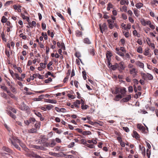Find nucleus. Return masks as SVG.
I'll return each instance as SVG.
<instances>
[{
    "label": "nucleus",
    "instance_id": "a878e982",
    "mask_svg": "<svg viewBox=\"0 0 158 158\" xmlns=\"http://www.w3.org/2000/svg\"><path fill=\"white\" fill-rule=\"evenodd\" d=\"M82 134L83 135H90L91 134V133L90 131H86L83 132Z\"/></svg>",
    "mask_w": 158,
    "mask_h": 158
},
{
    "label": "nucleus",
    "instance_id": "7c9ffc66",
    "mask_svg": "<svg viewBox=\"0 0 158 158\" xmlns=\"http://www.w3.org/2000/svg\"><path fill=\"white\" fill-rule=\"evenodd\" d=\"M29 26L30 27H31L32 26L35 27L36 26V23L35 21H32V23H29Z\"/></svg>",
    "mask_w": 158,
    "mask_h": 158
},
{
    "label": "nucleus",
    "instance_id": "20e7f679",
    "mask_svg": "<svg viewBox=\"0 0 158 158\" xmlns=\"http://www.w3.org/2000/svg\"><path fill=\"white\" fill-rule=\"evenodd\" d=\"M19 108L21 110L26 111L29 109V107L27 106L24 102H22L21 103Z\"/></svg>",
    "mask_w": 158,
    "mask_h": 158
},
{
    "label": "nucleus",
    "instance_id": "ea45409f",
    "mask_svg": "<svg viewBox=\"0 0 158 158\" xmlns=\"http://www.w3.org/2000/svg\"><path fill=\"white\" fill-rule=\"evenodd\" d=\"M37 130L35 128H32L29 131V132L30 133H34L36 132Z\"/></svg>",
    "mask_w": 158,
    "mask_h": 158
},
{
    "label": "nucleus",
    "instance_id": "0e129e2a",
    "mask_svg": "<svg viewBox=\"0 0 158 158\" xmlns=\"http://www.w3.org/2000/svg\"><path fill=\"white\" fill-rule=\"evenodd\" d=\"M75 130L77 131L79 133H81L82 134L83 132L82 129L80 128H76L75 129Z\"/></svg>",
    "mask_w": 158,
    "mask_h": 158
},
{
    "label": "nucleus",
    "instance_id": "9b49d317",
    "mask_svg": "<svg viewBox=\"0 0 158 158\" xmlns=\"http://www.w3.org/2000/svg\"><path fill=\"white\" fill-rule=\"evenodd\" d=\"M50 147H53L56 145V143L55 139H53L51 140L50 142L49 143Z\"/></svg>",
    "mask_w": 158,
    "mask_h": 158
},
{
    "label": "nucleus",
    "instance_id": "1a4fd4ad",
    "mask_svg": "<svg viewBox=\"0 0 158 158\" xmlns=\"http://www.w3.org/2000/svg\"><path fill=\"white\" fill-rule=\"evenodd\" d=\"M57 45L59 48L62 49L63 50H65V48L64 46V43H61V44L59 42L57 43Z\"/></svg>",
    "mask_w": 158,
    "mask_h": 158
},
{
    "label": "nucleus",
    "instance_id": "393cba45",
    "mask_svg": "<svg viewBox=\"0 0 158 158\" xmlns=\"http://www.w3.org/2000/svg\"><path fill=\"white\" fill-rule=\"evenodd\" d=\"M7 21V19L5 16H3L1 19V22L2 23H5Z\"/></svg>",
    "mask_w": 158,
    "mask_h": 158
},
{
    "label": "nucleus",
    "instance_id": "4468645a",
    "mask_svg": "<svg viewBox=\"0 0 158 158\" xmlns=\"http://www.w3.org/2000/svg\"><path fill=\"white\" fill-rule=\"evenodd\" d=\"M123 97L121 94L117 95L114 98V100L116 101H118L120 99L122 98Z\"/></svg>",
    "mask_w": 158,
    "mask_h": 158
},
{
    "label": "nucleus",
    "instance_id": "39448f33",
    "mask_svg": "<svg viewBox=\"0 0 158 158\" xmlns=\"http://www.w3.org/2000/svg\"><path fill=\"white\" fill-rule=\"evenodd\" d=\"M99 27L101 32L102 33L103 32L107 29V26L106 23H104L102 25L99 24Z\"/></svg>",
    "mask_w": 158,
    "mask_h": 158
},
{
    "label": "nucleus",
    "instance_id": "49530a36",
    "mask_svg": "<svg viewBox=\"0 0 158 158\" xmlns=\"http://www.w3.org/2000/svg\"><path fill=\"white\" fill-rule=\"evenodd\" d=\"M34 111L35 114L38 117H40L42 116V114L38 112H35V111Z\"/></svg>",
    "mask_w": 158,
    "mask_h": 158
},
{
    "label": "nucleus",
    "instance_id": "c756f323",
    "mask_svg": "<svg viewBox=\"0 0 158 158\" xmlns=\"http://www.w3.org/2000/svg\"><path fill=\"white\" fill-rule=\"evenodd\" d=\"M45 106L46 107V110L47 109L48 110H50L53 106L51 105H46Z\"/></svg>",
    "mask_w": 158,
    "mask_h": 158
},
{
    "label": "nucleus",
    "instance_id": "0eeeda50",
    "mask_svg": "<svg viewBox=\"0 0 158 158\" xmlns=\"http://www.w3.org/2000/svg\"><path fill=\"white\" fill-rule=\"evenodd\" d=\"M118 64V67L119 71L120 72H122L123 70H124L125 68V67L124 66V63L123 62H120Z\"/></svg>",
    "mask_w": 158,
    "mask_h": 158
},
{
    "label": "nucleus",
    "instance_id": "7ed1b4c3",
    "mask_svg": "<svg viewBox=\"0 0 158 158\" xmlns=\"http://www.w3.org/2000/svg\"><path fill=\"white\" fill-rule=\"evenodd\" d=\"M48 140V138H46L45 135H41L40 139L38 140V143H44L46 142Z\"/></svg>",
    "mask_w": 158,
    "mask_h": 158
},
{
    "label": "nucleus",
    "instance_id": "a18cd8bd",
    "mask_svg": "<svg viewBox=\"0 0 158 158\" xmlns=\"http://www.w3.org/2000/svg\"><path fill=\"white\" fill-rule=\"evenodd\" d=\"M81 143L85 144V145H86V144H87L86 140L84 139H82L81 140Z\"/></svg>",
    "mask_w": 158,
    "mask_h": 158
},
{
    "label": "nucleus",
    "instance_id": "09e8293b",
    "mask_svg": "<svg viewBox=\"0 0 158 158\" xmlns=\"http://www.w3.org/2000/svg\"><path fill=\"white\" fill-rule=\"evenodd\" d=\"M85 146L89 147V148H94V145L93 144H88L87 143V144H86V145H85Z\"/></svg>",
    "mask_w": 158,
    "mask_h": 158
},
{
    "label": "nucleus",
    "instance_id": "4d7b16f0",
    "mask_svg": "<svg viewBox=\"0 0 158 158\" xmlns=\"http://www.w3.org/2000/svg\"><path fill=\"white\" fill-rule=\"evenodd\" d=\"M40 65L42 68L45 69L46 68V65L43 63H40Z\"/></svg>",
    "mask_w": 158,
    "mask_h": 158
},
{
    "label": "nucleus",
    "instance_id": "6e6552de",
    "mask_svg": "<svg viewBox=\"0 0 158 158\" xmlns=\"http://www.w3.org/2000/svg\"><path fill=\"white\" fill-rule=\"evenodd\" d=\"M131 98V95H129L127 96L125 98H123L121 100L122 102H127L129 101Z\"/></svg>",
    "mask_w": 158,
    "mask_h": 158
},
{
    "label": "nucleus",
    "instance_id": "13d9d810",
    "mask_svg": "<svg viewBox=\"0 0 158 158\" xmlns=\"http://www.w3.org/2000/svg\"><path fill=\"white\" fill-rule=\"evenodd\" d=\"M88 123L91 125H94L95 124H98V123L97 122H93L90 121H88Z\"/></svg>",
    "mask_w": 158,
    "mask_h": 158
},
{
    "label": "nucleus",
    "instance_id": "b1692460",
    "mask_svg": "<svg viewBox=\"0 0 158 158\" xmlns=\"http://www.w3.org/2000/svg\"><path fill=\"white\" fill-rule=\"evenodd\" d=\"M143 6V4L141 2L138 3L135 5L136 7L138 8H140L141 7H142Z\"/></svg>",
    "mask_w": 158,
    "mask_h": 158
},
{
    "label": "nucleus",
    "instance_id": "680f3d73",
    "mask_svg": "<svg viewBox=\"0 0 158 158\" xmlns=\"http://www.w3.org/2000/svg\"><path fill=\"white\" fill-rule=\"evenodd\" d=\"M123 129L126 132H128L130 131L129 129L127 127H123Z\"/></svg>",
    "mask_w": 158,
    "mask_h": 158
},
{
    "label": "nucleus",
    "instance_id": "ddd939ff",
    "mask_svg": "<svg viewBox=\"0 0 158 158\" xmlns=\"http://www.w3.org/2000/svg\"><path fill=\"white\" fill-rule=\"evenodd\" d=\"M2 150L4 151H6L8 153H11L12 152L11 150L10 149L8 148H6V147H3L2 148Z\"/></svg>",
    "mask_w": 158,
    "mask_h": 158
},
{
    "label": "nucleus",
    "instance_id": "69168bd1",
    "mask_svg": "<svg viewBox=\"0 0 158 158\" xmlns=\"http://www.w3.org/2000/svg\"><path fill=\"white\" fill-rule=\"evenodd\" d=\"M40 124L39 123H35V126L36 129H39L40 128Z\"/></svg>",
    "mask_w": 158,
    "mask_h": 158
},
{
    "label": "nucleus",
    "instance_id": "6e6d98bb",
    "mask_svg": "<svg viewBox=\"0 0 158 158\" xmlns=\"http://www.w3.org/2000/svg\"><path fill=\"white\" fill-rule=\"evenodd\" d=\"M137 42L138 44H139L140 45H141L142 44L143 42L140 39H138L137 41Z\"/></svg>",
    "mask_w": 158,
    "mask_h": 158
},
{
    "label": "nucleus",
    "instance_id": "864d4df0",
    "mask_svg": "<svg viewBox=\"0 0 158 158\" xmlns=\"http://www.w3.org/2000/svg\"><path fill=\"white\" fill-rule=\"evenodd\" d=\"M141 22L142 25L144 26L146 25V21L144 19H142L141 20Z\"/></svg>",
    "mask_w": 158,
    "mask_h": 158
},
{
    "label": "nucleus",
    "instance_id": "c03bdc74",
    "mask_svg": "<svg viewBox=\"0 0 158 158\" xmlns=\"http://www.w3.org/2000/svg\"><path fill=\"white\" fill-rule=\"evenodd\" d=\"M116 53L118 54V55H120V56L123 57L124 56V54L123 53H122L120 51H118V52H116Z\"/></svg>",
    "mask_w": 158,
    "mask_h": 158
},
{
    "label": "nucleus",
    "instance_id": "774afa93",
    "mask_svg": "<svg viewBox=\"0 0 158 158\" xmlns=\"http://www.w3.org/2000/svg\"><path fill=\"white\" fill-rule=\"evenodd\" d=\"M1 88L5 91H7V88L6 86H1Z\"/></svg>",
    "mask_w": 158,
    "mask_h": 158
},
{
    "label": "nucleus",
    "instance_id": "c85d7f7f",
    "mask_svg": "<svg viewBox=\"0 0 158 158\" xmlns=\"http://www.w3.org/2000/svg\"><path fill=\"white\" fill-rule=\"evenodd\" d=\"M16 78L19 81H23V79L21 77H19V74L17 73H15L14 74Z\"/></svg>",
    "mask_w": 158,
    "mask_h": 158
},
{
    "label": "nucleus",
    "instance_id": "c9c22d12",
    "mask_svg": "<svg viewBox=\"0 0 158 158\" xmlns=\"http://www.w3.org/2000/svg\"><path fill=\"white\" fill-rule=\"evenodd\" d=\"M19 36L22 38L23 40H25L27 38L25 35H23V33H21L19 35Z\"/></svg>",
    "mask_w": 158,
    "mask_h": 158
},
{
    "label": "nucleus",
    "instance_id": "423d86ee",
    "mask_svg": "<svg viewBox=\"0 0 158 158\" xmlns=\"http://www.w3.org/2000/svg\"><path fill=\"white\" fill-rule=\"evenodd\" d=\"M130 73L132 75L133 77H135L137 75V71L136 69L135 68L129 70Z\"/></svg>",
    "mask_w": 158,
    "mask_h": 158
},
{
    "label": "nucleus",
    "instance_id": "2eb2a0df",
    "mask_svg": "<svg viewBox=\"0 0 158 158\" xmlns=\"http://www.w3.org/2000/svg\"><path fill=\"white\" fill-rule=\"evenodd\" d=\"M46 102L51 103H54L55 104L56 103V100H52L50 99H46Z\"/></svg>",
    "mask_w": 158,
    "mask_h": 158
},
{
    "label": "nucleus",
    "instance_id": "37998d69",
    "mask_svg": "<svg viewBox=\"0 0 158 158\" xmlns=\"http://www.w3.org/2000/svg\"><path fill=\"white\" fill-rule=\"evenodd\" d=\"M137 52L140 53H141L142 52V48L140 46L137 49Z\"/></svg>",
    "mask_w": 158,
    "mask_h": 158
},
{
    "label": "nucleus",
    "instance_id": "3c124183",
    "mask_svg": "<svg viewBox=\"0 0 158 158\" xmlns=\"http://www.w3.org/2000/svg\"><path fill=\"white\" fill-rule=\"evenodd\" d=\"M9 114L10 115V116L13 118L15 119L16 118L15 115L13 114L11 112H10L9 113Z\"/></svg>",
    "mask_w": 158,
    "mask_h": 158
},
{
    "label": "nucleus",
    "instance_id": "412c9836",
    "mask_svg": "<svg viewBox=\"0 0 158 158\" xmlns=\"http://www.w3.org/2000/svg\"><path fill=\"white\" fill-rule=\"evenodd\" d=\"M137 127L139 129L143 131H144L145 130V127L139 124H138L137 125Z\"/></svg>",
    "mask_w": 158,
    "mask_h": 158
},
{
    "label": "nucleus",
    "instance_id": "e2e57ef3",
    "mask_svg": "<svg viewBox=\"0 0 158 158\" xmlns=\"http://www.w3.org/2000/svg\"><path fill=\"white\" fill-rule=\"evenodd\" d=\"M120 50L122 51L123 53L126 52V50L125 48L123 47H121L120 48Z\"/></svg>",
    "mask_w": 158,
    "mask_h": 158
},
{
    "label": "nucleus",
    "instance_id": "58836bf2",
    "mask_svg": "<svg viewBox=\"0 0 158 158\" xmlns=\"http://www.w3.org/2000/svg\"><path fill=\"white\" fill-rule=\"evenodd\" d=\"M90 55L94 56V50L93 48L90 49Z\"/></svg>",
    "mask_w": 158,
    "mask_h": 158
},
{
    "label": "nucleus",
    "instance_id": "4c0bfd02",
    "mask_svg": "<svg viewBox=\"0 0 158 158\" xmlns=\"http://www.w3.org/2000/svg\"><path fill=\"white\" fill-rule=\"evenodd\" d=\"M147 155L148 158H149L150 157V156L151 155V151L149 149H147Z\"/></svg>",
    "mask_w": 158,
    "mask_h": 158
},
{
    "label": "nucleus",
    "instance_id": "4be33fe9",
    "mask_svg": "<svg viewBox=\"0 0 158 158\" xmlns=\"http://www.w3.org/2000/svg\"><path fill=\"white\" fill-rule=\"evenodd\" d=\"M84 42L87 44H90L91 43L90 41L88 38H85L84 40Z\"/></svg>",
    "mask_w": 158,
    "mask_h": 158
},
{
    "label": "nucleus",
    "instance_id": "79ce46f5",
    "mask_svg": "<svg viewBox=\"0 0 158 158\" xmlns=\"http://www.w3.org/2000/svg\"><path fill=\"white\" fill-rule=\"evenodd\" d=\"M88 106L87 105H84V104L82 105L81 106V108L83 110L86 109L88 107Z\"/></svg>",
    "mask_w": 158,
    "mask_h": 158
},
{
    "label": "nucleus",
    "instance_id": "473e14b6",
    "mask_svg": "<svg viewBox=\"0 0 158 158\" xmlns=\"http://www.w3.org/2000/svg\"><path fill=\"white\" fill-rule=\"evenodd\" d=\"M87 142L88 143H92L94 144H96L97 143V141L95 140L94 139H92L91 140H88V141H87Z\"/></svg>",
    "mask_w": 158,
    "mask_h": 158
},
{
    "label": "nucleus",
    "instance_id": "2f4dec72",
    "mask_svg": "<svg viewBox=\"0 0 158 158\" xmlns=\"http://www.w3.org/2000/svg\"><path fill=\"white\" fill-rule=\"evenodd\" d=\"M44 95H42L39 96L38 98H35L36 101H40L43 98Z\"/></svg>",
    "mask_w": 158,
    "mask_h": 158
},
{
    "label": "nucleus",
    "instance_id": "72a5a7b5",
    "mask_svg": "<svg viewBox=\"0 0 158 158\" xmlns=\"http://www.w3.org/2000/svg\"><path fill=\"white\" fill-rule=\"evenodd\" d=\"M1 36L3 40L6 42V39L5 38V35H4L3 32H2V33H1Z\"/></svg>",
    "mask_w": 158,
    "mask_h": 158
},
{
    "label": "nucleus",
    "instance_id": "aec40b11",
    "mask_svg": "<svg viewBox=\"0 0 158 158\" xmlns=\"http://www.w3.org/2000/svg\"><path fill=\"white\" fill-rule=\"evenodd\" d=\"M118 66V64L116 63L115 65H111L110 68H111L113 70H114L116 69Z\"/></svg>",
    "mask_w": 158,
    "mask_h": 158
},
{
    "label": "nucleus",
    "instance_id": "8fccbe9b",
    "mask_svg": "<svg viewBox=\"0 0 158 158\" xmlns=\"http://www.w3.org/2000/svg\"><path fill=\"white\" fill-rule=\"evenodd\" d=\"M134 13L136 16L138 17V16H139V15L138 13V10H134Z\"/></svg>",
    "mask_w": 158,
    "mask_h": 158
},
{
    "label": "nucleus",
    "instance_id": "f257e3e1",
    "mask_svg": "<svg viewBox=\"0 0 158 158\" xmlns=\"http://www.w3.org/2000/svg\"><path fill=\"white\" fill-rule=\"evenodd\" d=\"M9 141H10L11 144L14 146V147L18 149L19 150H20L21 148L16 143H19L20 145V141L16 137H12L11 139H10Z\"/></svg>",
    "mask_w": 158,
    "mask_h": 158
},
{
    "label": "nucleus",
    "instance_id": "dca6fc26",
    "mask_svg": "<svg viewBox=\"0 0 158 158\" xmlns=\"http://www.w3.org/2000/svg\"><path fill=\"white\" fill-rule=\"evenodd\" d=\"M29 157H35L36 158H41V157L33 153H32L31 154L29 155Z\"/></svg>",
    "mask_w": 158,
    "mask_h": 158
},
{
    "label": "nucleus",
    "instance_id": "de8ad7c7",
    "mask_svg": "<svg viewBox=\"0 0 158 158\" xmlns=\"http://www.w3.org/2000/svg\"><path fill=\"white\" fill-rule=\"evenodd\" d=\"M133 35L135 36L137 35L138 37H139V36L137 34V31L136 30H134L133 31Z\"/></svg>",
    "mask_w": 158,
    "mask_h": 158
},
{
    "label": "nucleus",
    "instance_id": "052dcab7",
    "mask_svg": "<svg viewBox=\"0 0 158 158\" xmlns=\"http://www.w3.org/2000/svg\"><path fill=\"white\" fill-rule=\"evenodd\" d=\"M43 30H44L46 29V25L44 23H42L41 24Z\"/></svg>",
    "mask_w": 158,
    "mask_h": 158
},
{
    "label": "nucleus",
    "instance_id": "a19ab883",
    "mask_svg": "<svg viewBox=\"0 0 158 158\" xmlns=\"http://www.w3.org/2000/svg\"><path fill=\"white\" fill-rule=\"evenodd\" d=\"M57 15L59 17L63 20H64V18L62 15L60 13L57 12L56 13Z\"/></svg>",
    "mask_w": 158,
    "mask_h": 158
},
{
    "label": "nucleus",
    "instance_id": "f8f14e48",
    "mask_svg": "<svg viewBox=\"0 0 158 158\" xmlns=\"http://www.w3.org/2000/svg\"><path fill=\"white\" fill-rule=\"evenodd\" d=\"M136 64L139 66L140 68H144V64L140 61H137L136 62Z\"/></svg>",
    "mask_w": 158,
    "mask_h": 158
},
{
    "label": "nucleus",
    "instance_id": "a211bd4d",
    "mask_svg": "<svg viewBox=\"0 0 158 158\" xmlns=\"http://www.w3.org/2000/svg\"><path fill=\"white\" fill-rule=\"evenodd\" d=\"M80 104L81 102L78 100H77L75 102H74V106L77 108H79V105Z\"/></svg>",
    "mask_w": 158,
    "mask_h": 158
},
{
    "label": "nucleus",
    "instance_id": "cd10ccee",
    "mask_svg": "<svg viewBox=\"0 0 158 158\" xmlns=\"http://www.w3.org/2000/svg\"><path fill=\"white\" fill-rule=\"evenodd\" d=\"M113 5L111 3H108V6L107 7V10H110L111 8H113Z\"/></svg>",
    "mask_w": 158,
    "mask_h": 158
},
{
    "label": "nucleus",
    "instance_id": "f03ea898",
    "mask_svg": "<svg viewBox=\"0 0 158 158\" xmlns=\"http://www.w3.org/2000/svg\"><path fill=\"white\" fill-rule=\"evenodd\" d=\"M141 75L142 78L144 80L148 79V80H152L153 78V76L149 73L146 74L143 73H141Z\"/></svg>",
    "mask_w": 158,
    "mask_h": 158
},
{
    "label": "nucleus",
    "instance_id": "bf43d9fd",
    "mask_svg": "<svg viewBox=\"0 0 158 158\" xmlns=\"http://www.w3.org/2000/svg\"><path fill=\"white\" fill-rule=\"evenodd\" d=\"M133 83L136 85H138L139 83L138 81L136 79H134L133 80Z\"/></svg>",
    "mask_w": 158,
    "mask_h": 158
},
{
    "label": "nucleus",
    "instance_id": "f3484780",
    "mask_svg": "<svg viewBox=\"0 0 158 158\" xmlns=\"http://www.w3.org/2000/svg\"><path fill=\"white\" fill-rule=\"evenodd\" d=\"M106 55L107 59L111 60V57L112 56L111 53L108 51L106 53Z\"/></svg>",
    "mask_w": 158,
    "mask_h": 158
},
{
    "label": "nucleus",
    "instance_id": "f704fd0d",
    "mask_svg": "<svg viewBox=\"0 0 158 158\" xmlns=\"http://www.w3.org/2000/svg\"><path fill=\"white\" fill-rule=\"evenodd\" d=\"M52 81V79L51 77H49L48 79L45 80L44 81V82L46 83H48Z\"/></svg>",
    "mask_w": 158,
    "mask_h": 158
},
{
    "label": "nucleus",
    "instance_id": "6ab92c4d",
    "mask_svg": "<svg viewBox=\"0 0 158 158\" xmlns=\"http://www.w3.org/2000/svg\"><path fill=\"white\" fill-rule=\"evenodd\" d=\"M133 137H135L136 139H137L139 138V135L137 132L135 131H133Z\"/></svg>",
    "mask_w": 158,
    "mask_h": 158
},
{
    "label": "nucleus",
    "instance_id": "338daca9",
    "mask_svg": "<svg viewBox=\"0 0 158 158\" xmlns=\"http://www.w3.org/2000/svg\"><path fill=\"white\" fill-rule=\"evenodd\" d=\"M10 89H11V91L13 93H16V89H15L13 87L12 85L10 86Z\"/></svg>",
    "mask_w": 158,
    "mask_h": 158
},
{
    "label": "nucleus",
    "instance_id": "5701e85b",
    "mask_svg": "<svg viewBox=\"0 0 158 158\" xmlns=\"http://www.w3.org/2000/svg\"><path fill=\"white\" fill-rule=\"evenodd\" d=\"M149 48H148L147 49H145L144 51V52L143 53V54L145 56H148L149 54Z\"/></svg>",
    "mask_w": 158,
    "mask_h": 158
},
{
    "label": "nucleus",
    "instance_id": "e433bc0d",
    "mask_svg": "<svg viewBox=\"0 0 158 158\" xmlns=\"http://www.w3.org/2000/svg\"><path fill=\"white\" fill-rule=\"evenodd\" d=\"M83 77L84 79L85 80L86 79V73L85 71H83L82 72Z\"/></svg>",
    "mask_w": 158,
    "mask_h": 158
},
{
    "label": "nucleus",
    "instance_id": "603ef678",
    "mask_svg": "<svg viewBox=\"0 0 158 158\" xmlns=\"http://www.w3.org/2000/svg\"><path fill=\"white\" fill-rule=\"evenodd\" d=\"M107 21L109 24H110V23L113 24L114 23V21L111 19H107Z\"/></svg>",
    "mask_w": 158,
    "mask_h": 158
},
{
    "label": "nucleus",
    "instance_id": "5fc2aeb1",
    "mask_svg": "<svg viewBox=\"0 0 158 158\" xmlns=\"http://www.w3.org/2000/svg\"><path fill=\"white\" fill-rule=\"evenodd\" d=\"M133 91V88L132 86H130L128 87V91L130 93H131Z\"/></svg>",
    "mask_w": 158,
    "mask_h": 158
},
{
    "label": "nucleus",
    "instance_id": "bb28decb",
    "mask_svg": "<svg viewBox=\"0 0 158 158\" xmlns=\"http://www.w3.org/2000/svg\"><path fill=\"white\" fill-rule=\"evenodd\" d=\"M76 36L78 37H79L82 35V32L78 30L76 31Z\"/></svg>",
    "mask_w": 158,
    "mask_h": 158
},
{
    "label": "nucleus",
    "instance_id": "9d476101",
    "mask_svg": "<svg viewBox=\"0 0 158 158\" xmlns=\"http://www.w3.org/2000/svg\"><path fill=\"white\" fill-rule=\"evenodd\" d=\"M119 92L121 94V95L123 97H124L126 92V88H123L122 89H121L119 91Z\"/></svg>",
    "mask_w": 158,
    "mask_h": 158
}]
</instances>
